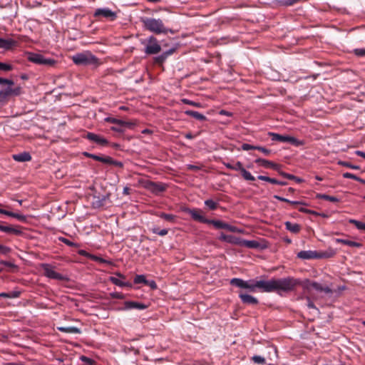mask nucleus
Instances as JSON below:
<instances>
[{"label":"nucleus","mask_w":365,"mask_h":365,"mask_svg":"<svg viewBox=\"0 0 365 365\" xmlns=\"http://www.w3.org/2000/svg\"><path fill=\"white\" fill-rule=\"evenodd\" d=\"M268 135L271 137V139L273 141L289 143L296 146L302 145V143L298 139L292 136L280 135L272 132H269Z\"/></svg>","instance_id":"9"},{"label":"nucleus","mask_w":365,"mask_h":365,"mask_svg":"<svg viewBox=\"0 0 365 365\" xmlns=\"http://www.w3.org/2000/svg\"><path fill=\"white\" fill-rule=\"evenodd\" d=\"M346 289V287L344 285L343 286H339L336 290H334V293L336 294V297H338L340 295L341 292Z\"/></svg>","instance_id":"62"},{"label":"nucleus","mask_w":365,"mask_h":365,"mask_svg":"<svg viewBox=\"0 0 365 365\" xmlns=\"http://www.w3.org/2000/svg\"><path fill=\"white\" fill-rule=\"evenodd\" d=\"M181 101L184 104H186V105L192 106L197 107V108L201 107V104L200 103L191 101V100L187 99V98H182V99H181Z\"/></svg>","instance_id":"43"},{"label":"nucleus","mask_w":365,"mask_h":365,"mask_svg":"<svg viewBox=\"0 0 365 365\" xmlns=\"http://www.w3.org/2000/svg\"><path fill=\"white\" fill-rule=\"evenodd\" d=\"M285 228L294 234H297L301 230L300 225L297 223H292L289 221H287L284 222Z\"/></svg>","instance_id":"26"},{"label":"nucleus","mask_w":365,"mask_h":365,"mask_svg":"<svg viewBox=\"0 0 365 365\" xmlns=\"http://www.w3.org/2000/svg\"><path fill=\"white\" fill-rule=\"evenodd\" d=\"M85 138L88 139L90 141H93L98 145H107L108 144V141L103 138L102 136L96 134L94 133L88 132L85 136Z\"/></svg>","instance_id":"14"},{"label":"nucleus","mask_w":365,"mask_h":365,"mask_svg":"<svg viewBox=\"0 0 365 365\" xmlns=\"http://www.w3.org/2000/svg\"><path fill=\"white\" fill-rule=\"evenodd\" d=\"M349 222L350 224H352V225H354L355 227L359 230H365V223L361 222V221H359V220H356L355 219H349Z\"/></svg>","instance_id":"35"},{"label":"nucleus","mask_w":365,"mask_h":365,"mask_svg":"<svg viewBox=\"0 0 365 365\" xmlns=\"http://www.w3.org/2000/svg\"><path fill=\"white\" fill-rule=\"evenodd\" d=\"M110 282H112L113 284H115L116 286H118L120 287H123L124 281H123L115 277H110Z\"/></svg>","instance_id":"44"},{"label":"nucleus","mask_w":365,"mask_h":365,"mask_svg":"<svg viewBox=\"0 0 365 365\" xmlns=\"http://www.w3.org/2000/svg\"><path fill=\"white\" fill-rule=\"evenodd\" d=\"M27 59L35 64L46 66H53L56 63V61L53 58H46L41 53L34 52H29L27 53Z\"/></svg>","instance_id":"5"},{"label":"nucleus","mask_w":365,"mask_h":365,"mask_svg":"<svg viewBox=\"0 0 365 365\" xmlns=\"http://www.w3.org/2000/svg\"><path fill=\"white\" fill-rule=\"evenodd\" d=\"M316 197L317 199L326 200H329V201H331L333 202H338L340 200L336 197L328 195L327 194H322V193L317 194Z\"/></svg>","instance_id":"30"},{"label":"nucleus","mask_w":365,"mask_h":365,"mask_svg":"<svg viewBox=\"0 0 365 365\" xmlns=\"http://www.w3.org/2000/svg\"><path fill=\"white\" fill-rule=\"evenodd\" d=\"M0 84H7L9 86H14V82L12 80L3 78L0 77Z\"/></svg>","instance_id":"59"},{"label":"nucleus","mask_w":365,"mask_h":365,"mask_svg":"<svg viewBox=\"0 0 365 365\" xmlns=\"http://www.w3.org/2000/svg\"><path fill=\"white\" fill-rule=\"evenodd\" d=\"M21 294V291L19 289H14L11 292H8V298L9 299H15L18 298Z\"/></svg>","instance_id":"46"},{"label":"nucleus","mask_w":365,"mask_h":365,"mask_svg":"<svg viewBox=\"0 0 365 365\" xmlns=\"http://www.w3.org/2000/svg\"><path fill=\"white\" fill-rule=\"evenodd\" d=\"M13 69V66L11 64L0 62V71H9Z\"/></svg>","instance_id":"47"},{"label":"nucleus","mask_w":365,"mask_h":365,"mask_svg":"<svg viewBox=\"0 0 365 365\" xmlns=\"http://www.w3.org/2000/svg\"><path fill=\"white\" fill-rule=\"evenodd\" d=\"M353 53L359 57L365 56V48H355L353 51Z\"/></svg>","instance_id":"51"},{"label":"nucleus","mask_w":365,"mask_h":365,"mask_svg":"<svg viewBox=\"0 0 365 365\" xmlns=\"http://www.w3.org/2000/svg\"><path fill=\"white\" fill-rule=\"evenodd\" d=\"M299 0H278L279 3L283 6H292Z\"/></svg>","instance_id":"50"},{"label":"nucleus","mask_w":365,"mask_h":365,"mask_svg":"<svg viewBox=\"0 0 365 365\" xmlns=\"http://www.w3.org/2000/svg\"><path fill=\"white\" fill-rule=\"evenodd\" d=\"M41 267L43 271L44 276L47 278L60 281L64 280L66 279L63 274L56 272L54 270V267L51 264L42 263L41 264Z\"/></svg>","instance_id":"8"},{"label":"nucleus","mask_w":365,"mask_h":365,"mask_svg":"<svg viewBox=\"0 0 365 365\" xmlns=\"http://www.w3.org/2000/svg\"><path fill=\"white\" fill-rule=\"evenodd\" d=\"M343 178H347V179H353L354 180H356L359 182V178L356 176V175L351 173H343Z\"/></svg>","instance_id":"52"},{"label":"nucleus","mask_w":365,"mask_h":365,"mask_svg":"<svg viewBox=\"0 0 365 365\" xmlns=\"http://www.w3.org/2000/svg\"><path fill=\"white\" fill-rule=\"evenodd\" d=\"M257 150L261 151L265 155H269L271 153V150H269V149H267V148H266L264 147H262V146L257 145Z\"/></svg>","instance_id":"58"},{"label":"nucleus","mask_w":365,"mask_h":365,"mask_svg":"<svg viewBox=\"0 0 365 365\" xmlns=\"http://www.w3.org/2000/svg\"><path fill=\"white\" fill-rule=\"evenodd\" d=\"M338 164L341 166L346 167V168H351L353 170H359L360 169V166L356 165H353L351 163L347 162V161H341L340 160V161H339Z\"/></svg>","instance_id":"40"},{"label":"nucleus","mask_w":365,"mask_h":365,"mask_svg":"<svg viewBox=\"0 0 365 365\" xmlns=\"http://www.w3.org/2000/svg\"><path fill=\"white\" fill-rule=\"evenodd\" d=\"M104 120L108 123H113L120 126H126L127 128H131L133 124L130 122L125 121L120 119H118L113 117H106Z\"/></svg>","instance_id":"20"},{"label":"nucleus","mask_w":365,"mask_h":365,"mask_svg":"<svg viewBox=\"0 0 365 365\" xmlns=\"http://www.w3.org/2000/svg\"><path fill=\"white\" fill-rule=\"evenodd\" d=\"M0 264L9 268H17V266L12 262L0 260Z\"/></svg>","instance_id":"56"},{"label":"nucleus","mask_w":365,"mask_h":365,"mask_svg":"<svg viewBox=\"0 0 365 365\" xmlns=\"http://www.w3.org/2000/svg\"><path fill=\"white\" fill-rule=\"evenodd\" d=\"M240 245L251 249H257L260 247L259 242L257 240H247L242 239L240 240Z\"/></svg>","instance_id":"24"},{"label":"nucleus","mask_w":365,"mask_h":365,"mask_svg":"<svg viewBox=\"0 0 365 365\" xmlns=\"http://www.w3.org/2000/svg\"><path fill=\"white\" fill-rule=\"evenodd\" d=\"M307 305L308 308L317 309V308L314 306V304L313 303V302H312V300L310 299L309 297H307Z\"/></svg>","instance_id":"63"},{"label":"nucleus","mask_w":365,"mask_h":365,"mask_svg":"<svg viewBox=\"0 0 365 365\" xmlns=\"http://www.w3.org/2000/svg\"><path fill=\"white\" fill-rule=\"evenodd\" d=\"M110 198V194L103 195H93L91 202L92 207L94 209H99L106 205V202Z\"/></svg>","instance_id":"13"},{"label":"nucleus","mask_w":365,"mask_h":365,"mask_svg":"<svg viewBox=\"0 0 365 365\" xmlns=\"http://www.w3.org/2000/svg\"><path fill=\"white\" fill-rule=\"evenodd\" d=\"M151 230L153 233L158 235L160 236H165L168 233V229L160 230L158 227H153Z\"/></svg>","instance_id":"42"},{"label":"nucleus","mask_w":365,"mask_h":365,"mask_svg":"<svg viewBox=\"0 0 365 365\" xmlns=\"http://www.w3.org/2000/svg\"><path fill=\"white\" fill-rule=\"evenodd\" d=\"M245 280L240 278H233L230 280V284L235 286L239 288H244Z\"/></svg>","instance_id":"33"},{"label":"nucleus","mask_w":365,"mask_h":365,"mask_svg":"<svg viewBox=\"0 0 365 365\" xmlns=\"http://www.w3.org/2000/svg\"><path fill=\"white\" fill-rule=\"evenodd\" d=\"M125 126H120L117 125L115 126L110 127V130L117 133H123L125 131L123 128Z\"/></svg>","instance_id":"57"},{"label":"nucleus","mask_w":365,"mask_h":365,"mask_svg":"<svg viewBox=\"0 0 365 365\" xmlns=\"http://www.w3.org/2000/svg\"><path fill=\"white\" fill-rule=\"evenodd\" d=\"M148 307V305H146L144 303H141L139 302H135V301H125L124 302V306L123 309V310H130V309H138V310H143Z\"/></svg>","instance_id":"15"},{"label":"nucleus","mask_w":365,"mask_h":365,"mask_svg":"<svg viewBox=\"0 0 365 365\" xmlns=\"http://www.w3.org/2000/svg\"><path fill=\"white\" fill-rule=\"evenodd\" d=\"M204 204L210 210H216L217 208V206H218L217 202L213 201L212 199H207V200H205Z\"/></svg>","instance_id":"36"},{"label":"nucleus","mask_w":365,"mask_h":365,"mask_svg":"<svg viewBox=\"0 0 365 365\" xmlns=\"http://www.w3.org/2000/svg\"><path fill=\"white\" fill-rule=\"evenodd\" d=\"M83 155L87 157V158H92L96 161H99V162H101L103 163H105V160H106V156H101V155H96V154H93V153H90L88 152H84L83 153Z\"/></svg>","instance_id":"31"},{"label":"nucleus","mask_w":365,"mask_h":365,"mask_svg":"<svg viewBox=\"0 0 365 365\" xmlns=\"http://www.w3.org/2000/svg\"><path fill=\"white\" fill-rule=\"evenodd\" d=\"M175 51V48H171L164 52H163L160 55H158L154 58V61L158 64H163L168 56L172 55Z\"/></svg>","instance_id":"18"},{"label":"nucleus","mask_w":365,"mask_h":365,"mask_svg":"<svg viewBox=\"0 0 365 365\" xmlns=\"http://www.w3.org/2000/svg\"><path fill=\"white\" fill-rule=\"evenodd\" d=\"M280 175L282 176H283L284 178H287L289 180H295L297 182H302L303 181L302 179L298 178V177H296L295 175H292V174H289V173H284V172H282L280 173Z\"/></svg>","instance_id":"37"},{"label":"nucleus","mask_w":365,"mask_h":365,"mask_svg":"<svg viewBox=\"0 0 365 365\" xmlns=\"http://www.w3.org/2000/svg\"><path fill=\"white\" fill-rule=\"evenodd\" d=\"M141 43L145 46L144 51L147 55L156 54L161 51V46L158 39L153 36H150L142 41Z\"/></svg>","instance_id":"6"},{"label":"nucleus","mask_w":365,"mask_h":365,"mask_svg":"<svg viewBox=\"0 0 365 365\" xmlns=\"http://www.w3.org/2000/svg\"><path fill=\"white\" fill-rule=\"evenodd\" d=\"M255 163L264 168H271L274 170H278L279 168V165L278 164L260 158L255 159Z\"/></svg>","instance_id":"17"},{"label":"nucleus","mask_w":365,"mask_h":365,"mask_svg":"<svg viewBox=\"0 0 365 365\" xmlns=\"http://www.w3.org/2000/svg\"><path fill=\"white\" fill-rule=\"evenodd\" d=\"M241 175L245 180H248V181L255 180V178L249 171H247L245 168L243 170H242Z\"/></svg>","instance_id":"39"},{"label":"nucleus","mask_w":365,"mask_h":365,"mask_svg":"<svg viewBox=\"0 0 365 365\" xmlns=\"http://www.w3.org/2000/svg\"><path fill=\"white\" fill-rule=\"evenodd\" d=\"M14 218H16L17 220H19V221H21V222H25L26 221V216L24 215H22V214H19V213H14Z\"/></svg>","instance_id":"60"},{"label":"nucleus","mask_w":365,"mask_h":365,"mask_svg":"<svg viewBox=\"0 0 365 365\" xmlns=\"http://www.w3.org/2000/svg\"><path fill=\"white\" fill-rule=\"evenodd\" d=\"M104 164L112 165L119 168H122L123 166V163L122 162L115 160L110 156H106Z\"/></svg>","instance_id":"32"},{"label":"nucleus","mask_w":365,"mask_h":365,"mask_svg":"<svg viewBox=\"0 0 365 365\" xmlns=\"http://www.w3.org/2000/svg\"><path fill=\"white\" fill-rule=\"evenodd\" d=\"M182 211L187 214H189L194 220L201 223L211 224L216 229H225L230 232L238 233H241L242 232V230L238 227L231 225L223 221L219 220H209L205 218L203 215H201L202 210H200L184 207Z\"/></svg>","instance_id":"2"},{"label":"nucleus","mask_w":365,"mask_h":365,"mask_svg":"<svg viewBox=\"0 0 365 365\" xmlns=\"http://www.w3.org/2000/svg\"><path fill=\"white\" fill-rule=\"evenodd\" d=\"M219 239L221 241H223V242H225L227 243H230L232 245H240V240H241V238H240V237H235L233 235H226L223 232L221 233V235L219 237Z\"/></svg>","instance_id":"19"},{"label":"nucleus","mask_w":365,"mask_h":365,"mask_svg":"<svg viewBox=\"0 0 365 365\" xmlns=\"http://www.w3.org/2000/svg\"><path fill=\"white\" fill-rule=\"evenodd\" d=\"M322 292H324L326 294H328L331 297L334 294V290L327 286L322 287Z\"/></svg>","instance_id":"61"},{"label":"nucleus","mask_w":365,"mask_h":365,"mask_svg":"<svg viewBox=\"0 0 365 365\" xmlns=\"http://www.w3.org/2000/svg\"><path fill=\"white\" fill-rule=\"evenodd\" d=\"M244 169L245 168L240 161H237L235 164H233L232 170H237L241 173Z\"/></svg>","instance_id":"53"},{"label":"nucleus","mask_w":365,"mask_h":365,"mask_svg":"<svg viewBox=\"0 0 365 365\" xmlns=\"http://www.w3.org/2000/svg\"><path fill=\"white\" fill-rule=\"evenodd\" d=\"M185 114L189 116L194 118L195 119L200 121H205L207 120V117L199 113L198 111L192 110H185Z\"/></svg>","instance_id":"23"},{"label":"nucleus","mask_w":365,"mask_h":365,"mask_svg":"<svg viewBox=\"0 0 365 365\" xmlns=\"http://www.w3.org/2000/svg\"><path fill=\"white\" fill-rule=\"evenodd\" d=\"M13 159L17 162H28L31 160V156L28 152H22L17 154H14L12 156Z\"/></svg>","instance_id":"22"},{"label":"nucleus","mask_w":365,"mask_h":365,"mask_svg":"<svg viewBox=\"0 0 365 365\" xmlns=\"http://www.w3.org/2000/svg\"><path fill=\"white\" fill-rule=\"evenodd\" d=\"M14 44L15 41L12 39L0 38V48L9 49Z\"/></svg>","instance_id":"29"},{"label":"nucleus","mask_w":365,"mask_h":365,"mask_svg":"<svg viewBox=\"0 0 365 365\" xmlns=\"http://www.w3.org/2000/svg\"><path fill=\"white\" fill-rule=\"evenodd\" d=\"M252 361L258 364H264L265 363V359L261 356L255 355L252 358Z\"/></svg>","instance_id":"48"},{"label":"nucleus","mask_w":365,"mask_h":365,"mask_svg":"<svg viewBox=\"0 0 365 365\" xmlns=\"http://www.w3.org/2000/svg\"><path fill=\"white\" fill-rule=\"evenodd\" d=\"M12 86H9L4 88L0 90V103L4 101L8 97L14 96H17L21 93V87L16 86L14 88Z\"/></svg>","instance_id":"10"},{"label":"nucleus","mask_w":365,"mask_h":365,"mask_svg":"<svg viewBox=\"0 0 365 365\" xmlns=\"http://www.w3.org/2000/svg\"><path fill=\"white\" fill-rule=\"evenodd\" d=\"M93 16L95 17L102 16L110 21H114L117 18V14L107 7L96 9Z\"/></svg>","instance_id":"11"},{"label":"nucleus","mask_w":365,"mask_h":365,"mask_svg":"<svg viewBox=\"0 0 365 365\" xmlns=\"http://www.w3.org/2000/svg\"><path fill=\"white\" fill-rule=\"evenodd\" d=\"M110 295L113 299H125V295L124 294L118 292H111L110 293Z\"/></svg>","instance_id":"49"},{"label":"nucleus","mask_w":365,"mask_h":365,"mask_svg":"<svg viewBox=\"0 0 365 365\" xmlns=\"http://www.w3.org/2000/svg\"><path fill=\"white\" fill-rule=\"evenodd\" d=\"M301 284V280L292 277L283 278H272L269 280H245L244 288L250 292H255L257 289L262 292H276L279 295L294 291Z\"/></svg>","instance_id":"1"},{"label":"nucleus","mask_w":365,"mask_h":365,"mask_svg":"<svg viewBox=\"0 0 365 365\" xmlns=\"http://www.w3.org/2000/svg\"><path fill=\"white\" fill-rule=\"evenodd\" d=\"M336 242H338V243H341V244L346 245L349 246V247H362V245L360 242L352 241V240H346V239L338 238V239L336 240Z\"/></svg>","instance_id":"28"},{"label":"nucleus","mask_w":365,"mask_h":365,"mask_svg":"<svg viewBox=\"0 0 365 365\" xmlns=\"http://www.w3.org/2000/svg\"><path fill=\"white\" fill-rule=\"evenodd\" d=\"M58 240L71 247H78L79 246L76 242L71 241L70 240L63 237H58Z\"/></svg>","instance_id":"38"},{"label":"nucleus","mask_w":365,"mask_h":365,"mask_svg":"<svg viewBox=\"0 0 365 365\" xmlns=\"http://www.w3.org/2000/svg\"><path fill=\"white\" fill-rule=\"evenodd\" d=\"M239 297L240 298L242 303L245 304H258V299L248 294L240 292L239 294Z\"/></svg>","instance_id":"21"},{"label":"nucleus","mask_w":365,"mask_h":365,"mask_svg":"<svg viewBox=\"0 0 365 365\" xmlns=\"http://www.w3.org/2000/svg\"><path fill=\"white\" fill-rule=\"evenodd\" d=\"M58 330L61 332L68 333V334H80L81 331L79 328L76 327H57Z\"/></svg>","instance_id":"27"},{"label":"nucleus","mask_w":365,"mask_h":365,"mask_svg":"<svg viewBox=\"0 0 365 365\" xmlns=\"http://www.w3.org/2000/svg\"><path fill=\"white\" fill-rule=\"evenodd\" d=\"M0 231L9 235L21 236L23 235L22 227L20 225H4L0 224Z\"/></svg>","instance_id":"12"},{"label":"nucleus","mask_w":365,"mask_h":365,"mask_svg":"<svg viewBox=\"0 0 365 365\" xmlns=\"http://www.w3.org/2000/svg\"><path fill=\"white\" fill-rule=\"evenodd\" d=\"M145 284L150 287V289L153 290H155L158 288L157 284H156L155 281L153 279H150V280L147 279Z\"/></svg>","instance_id":"54"},{"label":"nucleus","mask_w":365,"mask_h":365,"mask_svg":"<svg viewBox=\"0 0 365 365\" xmlns=\"http://www.w3.org/2000/svg\"><path fill=\"white\" fill-rule=\"evenodd\" d=\"M73 62L77 66L97 67L101 62L98 58L89 51L76 53L71 56Z\"/></svg>","instance_id":"4"},{"label":"nucleus","mask_w":365,"mask_h":365,"mask_svg":"<svg viewBox=\"0 0 365 365\" xmlns=\"http://www.w3.org/2000/svg\"><path fill=\"white\" fill-rule=\"evenodd\" d=\"M187 168L190 170H195V171H197V170H199L200 169V168L197 165H187Z\"/></svg>","instance_id":"64"},{"label":"nucleus","mask_w":365,"mask_h":365,"mask_svg":"<svg viewBox=\"0 0 365 365\" xmlns=\"http://www.w3.org/2000/svg\"><path fill=\"white\" fill-rule=\"evenodd\" d=\"M143 187L151 193L159 195L167 189V185L163 182H156L151 180H145L143 182Z\"/></svg>","instance_id":"7"},{"label":"nucleus","mask_w":365,"mask_h":365,"mask_svg":"<svg viewBox=\"0 0 365 365\" xmlns=\"http://www.w3.org/2000/svg\"><path fill=\"white\" fill-rule=\"evenodd\" d=\"M158 216L166 220V221H168V222H175V219H176V216L175 215H173V214H168V213H165V212H160Z\"/></svg>","instance_id":"34"},{"label":"nucleus","mask_w":365,"mask_h":365,"mask_svg":"<svg viewBox=\"0 0 365 365\" xmlns=\"http://www.w3.org/2000/svg\"><path fill=\"white\" fill-rule=\"evenodd\" d=\"M11 252V249L9 247L0 245V255H7Z\"/></svg>","instance_id":"45"},{"label":"nucleus","mask_w":365,"mask_h":365,"mask_svg":"<svg viewBox=\"0 0 365 365\" xmlns=\"http://www.w3.org/2000/svg\"><path fill=\"white\" fill-rule=\"evenodd\" d=\"M140 22L145 30L156 34H166L168 33L173 34V31L166 28L160 19H155L151 17H141Z\"/></svg>","instance_id":"3"},{"label":"nucleus","mask_w":365,"mask_h":365,"mask_svg":"<svg viewBox=\"0 0 365 365\" xmlns=\"http://www.w3.org/2000/svg\"><path fill=\"white\" fill-rule=\"evenodd\" d=\"M303 285L304 289H309V287L313 288L317 292H322L323 286L317 282H311L309 279H306Z\"/></svg>","instance_id":"25"},{"label":"nucleus","mask_w":365,"mask_h":365,"mask_svg":"<svg viewBox=\"0 0 365 365\" xmlns=\"http://www.w3.org/2000/svg\"><path fill=\"white\" fill-rule=\"evenodd\" d=\"M146 277L144 274H137L133 279L134 284H145L146 282Z\"/></svg>","instance_id":"41"},{"label":"nucleus","mask_w":365,"mask_h":365,"mask_svg":"<svg viewBox=\"0 0 365 365\" xmlns=\"http://www.w3.org/2000/svg\"><path fill=\"white\" fill-rule=\"evenodd\" d=\"M257 145H250V144H248V143H243L241 145V148L243 150L247 151V150H257Z\"/></svg>","instance_id":"55"},{"label":"nucleus","mask_w":365,"mask_h":365,"mask_svg":"<svg viewBox=\"0 0 365 365\" xmlns=\"http://www.w3.org/2000/svg\"><path fill=\"white\" fill-rule=\"evenodd\" d=\"M297 257L302 259H317L321 257V255L317 251L302 250L297 253Z\"/></svg>","instance_id":"16"}]
</instances>
